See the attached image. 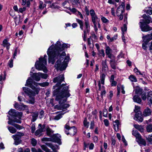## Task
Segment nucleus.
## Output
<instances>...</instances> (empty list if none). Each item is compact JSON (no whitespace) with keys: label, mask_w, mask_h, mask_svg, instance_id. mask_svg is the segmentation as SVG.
<instances>
[{"label":"nucleus","mask_w":152,"mask_h":152,"mask_svg":"<svg viewBox=\"0 0 152 152\" xmlns=\"http://www.w3.org/2000/svg\"><path fill=\"white\" fill-rule=\"evenodd\" d=\"M38 114L37 113L34 114L32 115V121L33 122L34 121L36 120Z\"/></svg>","instance_id":"nucleus-56"},{"label":"nucleus","mask_w":152,"mask_h":152,"mask_svg":"<svg viewBox=\"0 0 152 152\" xmlns=\"http://www.w3.org/2000/svg\"><path fill=\"white\" fill-rule=\"evenodd\" d=\"M24 134L23 133L20 132H17L16 134L15 135H13L12 136H15L17 138H20V137L23 136L24 135Z\"/></svg>","instance_id":"nucleus-39"},{"label":"nucleus","mask_w":152,"mask_h":152,"mask_svg":"<svg viewBox=\"0 0 152 152\" xmlns=\"http://www.w3.org/2000/svg\"><path fill=\"white\" fill-rule=\"evenodd\" d=\"M8 129L10 132L12 134H14L16 132V129L12 127H8Z\"/></svg>","instance_id":"nucleus-35"},{"label":"nucleus","mask_w":152,"mask_h":152,"mask_svg":"<svg viewBox=\"0 0 152 152\" xmlns=\"http://www.w3.org/2000/svg\"><path fill=\"white\" fill-rule=\"evenodd\" d=\"M42 132V130L39 129H37L35 132V134L36 136H37L40 134L41 132Z\"/></svg>","instance_id":"nucleus-57"},{"label":"nucleus","mask_w":152,"mask_h":152,"mask_svg":"<svg viewBox=\"0 0 152 152\" xmlns=\"http://www.w3.org/2000/svg\"><path fill=\"white\" fill-rule=\"evenodd\" d=\"M89 122L87 121L86 119H85L83 121V124L85 126L88 128L89 125Z\"/></svg>","instance_id":"nucleus-46"},{"label":"nucleus","mask_w":152,"mask_h":152,"mask_svg":"<svg viewBox=\"0 0 152 152\" xmlns=\"http://www.w3.org/2000/svg\"><path fill=\"white\" fill-rule=\"evenodd\" d=\"M19 52H20L19 50H18L17 48H16L15 50L14 53L13 55V58H15V56H16L17 53H19Z\"/></svg>","instance_id":"nucleus-52"},{"label":"nucleus","mask_w":152,"mask_h":152,"mask_svg":"<svg viewBox=\"0 0 152 152\" xmlns=\"http://www.w3.org/2000/svg\"><path fill=\"white\" fill-rule=\"evenodd\" d=\"M146 138L148 141L151 143H152V134L151 135H149L146 137Z\"/></svg>","instance_id":"nucleus-55"},{"label":"nucleus","mask_w":152,"mask_h":152,"mask_svg":"<svg viewBox=\"0 0 152 152\" xmlns=\"http://www.w3.org/2000/svg\"><path fill=\"white\" fill-rule=\"evenodd\" d=\"M143 43L142 44V48L146 50L148 48V43L152 39V32L151 34H149L142 37Z\"/></svg>","instance_id":"nucleus-7"},{"label":"nucleus","mask_w":152,"mask_h":152,"mask_svg":"<svg viewBox=\"0 0 152 152\" xmlns=\"http://www.w3.org/2000/svg\"><path fill=\"white\" fill-rule=\"evenodd\" d=\"M49 83L48 82L38 83L33 81V80L30 77L27 80L26 86H27L31 88L33 91L31 90L28 88L23 87V90L25 93L30 97L32 96H34L36 94H38L40 90L39 86L42 87L48 86Z\"/></svg>","instance_id":"nucleus-1"},{"label":"nucleus","mask_w":152,"mask_h":152,"mask_svg":"<svg viewBox=\"0 0 152 152\" xmlns=\"http://www.w3.org/2000/svg\"><path fill=\"white\" fill-rule=\"evenodd\" d=\"M98 52L100 56H102L103 57L104 56L105 53L103 49L101 50H98Z\"/></svg>","instance_id":"nucleus-40"},{"label":"nucleus","mask_w":152,"mask_h":152,"mask_svg":"<svg viewBox=\"0 0 152 152\" xmlns=\"http://www.w3.org/2000/svg\"><path fill=\"white\" fill-rule=\"evenodd\" d=\"M148 101H151V98H152V92L150 91L148 94Z\"/></svg>","instance_id":"nucleus-53"},{"label":"nucleus","mask_w":152,"mask_h":152,"mask_svg":"<svg viewBox=\"0 0 152 152\" xmlns=\"http://www.w3.org/2000/svg\"><path fill=\"white\" fill-rule=\"evenodd\" d=\"M42 148L45 151L47 152H49V150L45 145H42L41 146Z\"/></svg>","instance_id":"nucleus-49"},{"label":"nucleus","mask_w":152,"mask_h":152,"mask_svg":"<svg viewBox=\"0 0 152 152\" xmlns=\"http://www.w3.org/2000/svg\"><path fill=\"white\" fill-rule=\"evenodd\" d=\"M90 29V26L89 24L88 20H85V30L83 31V38L84 41H85L86 35L87 33L89 32Z\"/></svg>","instance_id":"nucleus-11"},{"label":"nucleus","mask_w":152,"mask_h":152,"mask_svg":"<svg viewBox=\"0 0 152 152\" xmlns=\"http://www.w3.org/2000/svg\"><path fill=\"white\" fill-rule=\"evenodd\" d=\"M31 142L33 146H35L37 144V141L35 139L33 138L31 140Z\"/></svg>","instance_id":"nucleus-50"},{"label":"nucleus","mask_w":152,"mask_h":152,"mask_svg":"<svg viewBox=\"0 0 152 152\" xmlns=\"http://www.w3.org/2000/svg\"><path fill=\"white\" fill-rule=\"evenodd\" d=\"M143 18L145 19L144 22L143 23V24H148L151 21V18L149 16H146L145 14H144L143 15Z\"/></svg>","instance_id":"nucleus-24"},{"label":"nucleus","mask_w":152,"mask_h":152,"mask_svg":"<svg viewBox=\"0 0 152 152\" xmlns=\"http://www.w3.org/2000/svg\"><path fill=\"white\" fill-rule=\"evenodd\" d=\"M13 126L16 128L18 130H20L23 128V127L18 124H14Z\"/></svg>","instance_id":"nucleus-54"},{"label":"nucleus","mask_w":152,"mask_h":152,"mask_svg":"<svg viewBox=\"0 0 152 152\" xmlns=\"http://www.w3.org/2000/svg\"><path fill=\"white\" fill-rule=\"evenodd\" d=\"M2 45L4 47H6L7 50L10 48V44L8 42V40L7 39H4L3 41Z\"/></svg>","instance_id":"nucleus-21"},{"label":"nucleus","mask_w":152,"mask_h":152,"mask_svg":"<svg viewBox=\"0 0 152 152\" xmlns=\"http://www.w3.org/2000/svg\"><path fill=\"white\" fill-rule=\"evenodd\" d=\"M107 110L106 109H104L103 111V115L104 117H107Z\"/></svg>","instance_id":"nucleus-62"},{"label":"nucleus","mask_w":152,"mask_h":152,"mask_svg":"<svg viewBox=\"0 0 152 152\" xmlns=\"http://www.w3.org/2000/svg\"><path fill=\"white\" fill-rule=\"evenodd\" d=\"M129 79L132 82H136L137 81V79L136 77L133 75H131L129 77Z\"/></svg>","instance_id":"nucleus-36"},{"label":"nucleus","mask_w":152,"mask_h":152,"mask_svg":"<svg viewBox=\"0 0 152 152\" xmlns=\"http://www.w3.org/2000/svg\"><path fill=\"white\" fill-rule=\"evenodd\" d=\"M105 53L106 55L108 56V57L110 58H111L113 56L112 54V50L110 48L109 46H106Z\"/></svg>","instance_id":"nucleus-18"},{"label":"nucleus","mask_w":152,"mask_h":152,"mask_svg":"<svg viewBox=\"0 0 152 152\" xmlns=\"http://www.w3.org/2000/svg\"><path fill=\"white\" fill-rule=\"evenodd\" d=\"M14 107L15 108L18 110L21 109L20 106L17 103H15Z\"/></svg>","instance_id":"nucleus-64"},{"label":"nucleus","mask_w":152,"mask_h":152,"mask_svg":"<svg viewBox=\"0 0 152 152\" xmlns=\"http://www.w3.org/2000/svg\"><path fill=\"white\" fill-rule=\"evenodd\" d=\"M151 111L148 107L146 108L143 112V115L145 116H149L151 114Z\"/></svg>","instance_id":"nucleus-22"},{"label":"nucleus","mask_w":152,"mask_h":152,"mask_svg":"<svg viewBox=\"0 0 152 152\" xmlns=\"http://www.w3.org/2000/svg\"><path fill=\"white\" fill-rule=\"evenodd\" d=\"M66 55L64 52H62L61 54H59L58 56H56V57L54 58V61H55V59L58 58V60L56 62L55 65V67L57 70H60L61 71L64 70L66 67L67 64L69 60V56H67L64 58L63 62H61V60H63L64 59L63 57Z\"/></svg>","instance_id":"nucleus-4"},{"label":"nucleus","mask_w":152,"mask_h":152,"mask_svg":"<svg viewBox=\"0 0 152 152\" xmlns=\"http://www.w3.org/2000/svg\"><path fill=\"white\" fill-rule=\"evenodd\" d=\"M9 121H8V123L9 124H11L13 126L14 125V124L13 123V122H15L18 123H20L21 121L19 119H17L15 118L14 119V120L13 121L12 120H10V118H9Z\"/></svg>","instance_id":"nucleus-25"},{"label":"nucleus","mask_w":152,"mask_h":152,"mask_svg":"<svg viewBox=\"0 0 152 152\" xmlns=\"http://www.w3.org/2000/svg\"><path fill=\"white\" fill-rule=\"evenodd\" d=\"M12 137L15 140V142L14 143L15 145H18L21 143V141L20 138H17L15 136H12Z\"/></svg>","instance_id":"nucleus-26"},{"label":"nucleus","mask_w":152,"mask_h":152,"mask_svg":"<svg viewBox=\"0 0 152 152\" xmlns=\"http://www.w3.org/2000/svg\"><path fill=\"white\" fill-rule=\"evenodd\" d=\"M62 5L64 8H66L67 9L69 7L68 6H69V2L68 0H65L64 2L62 4Z\"/></svg>","instance_id":"nucleus-29"},{"label":"nucleus","mask_w":152,"mask_h":152,"mask_svg":"<svg viewBox=\"0 0 152 152\" xmlns=\"http://www.w3.org/2000/svg\"><path fill=\"white\" fill-rule=\"evenodd\" d=\"M132 134L136 137V141L140 145L145 146L146 142L145 140L141 138L140 134L137 130H133L132 132Z\"/></svg>","instance_id":"nucleus-8"},{"label":"nucleus","mask_w":152,"mask_h":152,"mask_svg":"<svg viewBox=\"0 0 152 152\" xmlns=\"http://www.w3.org/2000/svg\"><path fill=\"white\" fill-rule=\"evenodd\" d=\"M143 92L141 88H137L135 89V93L137 94L141 95Z\"/></svg>","instance_id":"nucleus-34"},{"label":"nucleus","mask_w":152,"mask_h":152,"mask_svg":"<svg viewBox=\"0 0 152 152\" xmlns=\"http://www.w3.org/2000/svg\"><path fill=\"white\" fill-rule=\"evenodd\" d=\"M77 129L75 126L71 127L70 129H69V130H66L65 132L66 134L67 135L69 134L71 136H74L76 133Z\"/></svg>","instance_id":"nucleus-16"},{"label":"nucleus","mask_w":152,"mask_h":152,"mask_svg":"<svg viewBox=\"0 0 152 152\" xmlns=\"http://www.w3.org/2000/svg\"><path fill=\"white\" fill-rule=\"evenodd\" d=\"M5 72L4 71L0 75V81H3L5 79Z\"/></svg>","instance_id":"nucleus-30"},{"label":"nucleus","mask_w":152,"mask_h":152,"mask_svg":"<svg viewBox=\"0 0 152 152\" xmlns=\"http://www.w3.org/2000/svg\"><path fill=\"white\" fill-rule=\"evenodd\" d=\"M46 131L47 135L52 137V134H53V131L48 127H46Z\"/></svg>","instance_id":"nucleus-28"},{"label":"nucleus","mask_w":152,"mask_h":152,"mask_svg":"<svg viewBox=\"0 0 152 152\" xmlns=\"http://www.w3.org/2000/svg\"><path fill=\"white\" fill-rule=\"evenodd\" d=\"M67 9L70 10V11L74 13H75L76 14V13H77V12L79 11L75 8L71 9L70 7H69L68 8H67Z\"/></svg>","instance_id":"nucleus-42"},{"label":"nucleus","mask_w":152,"mask_h":152,"mask_svg":"<svg viewBox=\"0 0 152 152\" xmlns=\"http://www.w3.org/2000/svg\"><path fill=\"white\" fill-rule=\"evenodd\" d=\"M39 8L40 9H43L44 7H45L46 5L44 4L43 5V2L42 1H39Z\"/></svg>","instance_id":"nucleus-43"},{"label":"nucleus","mask_w":152,"mask_h":152,"mask_svg":"<svg viewBox=\"0 0 152 152\" xmlns=\"http://www.w3.org/2000/svg\"><path fill=\"white\" fill-rule=\"evenodd\" d=\"M47 56L46 55L44 56V57H40L39 59V61H37L35 64L37 69L39 70H42L44 72H46L47 69L46 67L47 65Z\"/></svg>","instance_id":"nucleus-6"},{"label":"nucleus","mask_w":152,"mask_h":152,"mask_svg":"<svg viewBox=\"0 0 152 152\" xmlns=\"http://www.w3.org/2000/svg\"><path fill=\"white\" fill-rule=\"evenodd\" d=\"M134 119L139 122H142L143 121V118L141 112H139L135 113Z\"/></svg>","instance_id":"nucleus-17"},{"label":"nucleus","mask_w":152,"mask_h":152,"mask_svg":"<svg viewBox=\"0 0 152 152\" xmlns=\"http://www.w3.org/2000/svg\"><path fill=\"white\" fill-rule=\"evenodd\" d=\"M20 16L19 18H18L17 17H16V18H14V19L15 20V23L16 25H17L20 22Z\"/></svg>","instance_id":"nucleus-51"},{"label":"nucleus","mask_w":152,"mask_h":152,"mask_svg":"<svg viewBox=\"0 0 152 152\" xmlns=\"http://www.w3.org/2000/svg\"><path fill=\"white\" fill-rule=\"evenodd\" d=\"M113 125L115 129L116 127L118 129L120 125V123L119 121L117 120H115V121L113 122Z\"/></svg>","instance_id":"nucleus-32"},{"label":"nucleus","mask_w":152,"mask_h":152,"mask_svg":"<svg viewBox=\"0 0 152 152\" xmlns=\"http://www.w3.org/2000/svg\"><path fill=\"white\" fill-rule=\"evenodd\" d=\"M69 47V45L66 44L64 43L61 45V42L59 41L56 42L55 45H52L48 48L47 52L49 57V62H51L52 64H53L54 63V58L60 54L61 52Z\"/></svg>","instance_id":"nucleus-2"},{"label":"nucleus","mask_w":152,"mask_h":152,"mask_svg":"<svg viewBox=\"0 0 152 152\" xmlns=\"http://www.w3.org/2000/svg\"><path fill=\"white\" fill-rule=\"evenodd\" d=\"M145 12L149 15L152 14V8L150 7H148L145 8Z\"/></svg>","instance_id":"nucleus-31"},{"label":"nucleus","mask_w":152,"mask_h":152,"mask_svg":"<svg viewBox=\"0 0 152 152\" xmlns=\"http://www.w3.org/2000/svg\"><path fill=\"white\" fill-rule=\"evenodd\" d=\"M134 72L136 73V74L137 75H142V74L141 73L140 71H139L137 68H134Z\"/></svg>","instance_id":"nucleus-47"},{"label":"nucleus","mask_w":152,"mask_h":152,"mask_svg":"<svg viewBox=\"0 0 152 152\" xmlns=\"http://www.w3.org/2000/svg\"><path fill=\"white\" fill-rule=\"evenodd\" d=\"M31 132L32 133L34 132V131L36 129L35 128V124L34 123L32 124L31 126Z\"/></svg>","instance_id":"nucleus-44"},{"label":"nucleus","mask_w":152,"mask_h":152,"mask_svg":"<svg viewBox=\"0 0 152 152\" xmlns=\"http://www.w3.org/2000/svg\"><path fill=\"white\" fill-rule=\"evenodd\" d=\"M102 65L103 67L104 68H107V65L106 63V60H105L104 61H102Z\"/></svg>","instance_id":"nucleus-63"},{"label":"nucleus","mask_w":152,"mask_h":152,"mask_svg":"<svg viewBox=\"0 0 152 152\" xmlns=\"http://www.w3.org/2000/svg\"><path fill=\"white\" fill-rule=\"evenodd\" d=\"M103 121L104 123V125L106 126H109V122L107 119H105Z\"/></svg>","instance_id":"nucleus-60"},{"label":"nucleus","mask_w":152,"mask_h":152,"mask_svg":"<svg viewBox=\"0 0 152 152\" xmlns=\"http://www.w3.org/2000/svg\"><path fill=\"white\" fill-rule=\"evenodd\" d=\"M118 37V35L117 34L114 35L112 37H110V35H108L107 36V39L108 40V41L109 42H111L116 40Z\"/></svg>","instance_id":"nucleus-20"},{"label":"nucleus","mask_w":152,"mask_h":152,"mask_svg":"<svg viewBox=\"0 0 152 152\" xmlns=\"http://www.w3.org/2000/svg\"><path fill=\"white\" fill-rule=\"evenodd\" d=\"M134 126L135 129H137L141 132H142L143 131V128L141 125H139L138 124H134Z\"/></svg>","instance_id":"nucleus-27"},{"label":"nucleus","mask_w":152,"mask_h":152,"mask_svg":"<svg viewBox=\"0 0 152 152\" xmlns=\"http://www.w3.org/2000/svg\"><path fill=\"white\" fill-rule=\"evenodd\" d=\"M124 11V7L122 5L120 6L117 8L116 14L117 16H120L119 19L120 20L123 19V14Z\"/></svg>","instance_id":"nucleus-13"},{"label":"nucleus","mask_w":152,"mask_h":152,"mask_svg":"<svg viewBox=\"0 0 152 152\" xmlns=\"http://www.w3.org/2000/svg\"><path fill=\"white\" fill-rule=\"evenodd\" d=\"M64 79V75H61L57 77H55L53 80V82L57 83L56 85L53 86V88L55 90L53 91V95H56L59 94H63L65 93L66 91H68L69 88L68 86H65V84H62L60 86L61 82Z\"/></svg>","instance_id":"nucleus-3"},{"label":"nucleus","mask_w":152,"mask_h":152,"mask_svg":"<svg viewBox=\"0 0 152 152\" xmlns=\"http://www.w3.org/2000/svg\"><path fill=\"white\" fill-rule=\"evenodd\" d=\"M62 117V115L59 114L56 115L54 118V119L56 120H58Z\"/></svg>","instance_id":"nucleus-61"},{"label":"nucleus","mask_w":152,"mask_h":152,"mask_svg":"<svg viewBox=\"0 0 152 152\" xmlns=\"http://www.w3.org/2000/svg\"><path fill=\"white\" fill-rule=\"evenodd\" d=\"M140 108L139 107H138V106L135 105V108L134 111L136 113H137L139 112H140Z\"/></svg>","instance_id":"nucleus-58"},{"label":"nucleus","mask_w":152,"mask_h":152,"mask_svg":"<svg viewBox=\"0 0 152 152\" xmlns=\"http://www.w3.org/2000/svg\"><path fill=\"white\" fill-rule=\"evenodd\" d=\"M98 86L99 87V90L101 91V97L103 98V96L106 94V91L104 89V86H101L100 82H99Z\"/></svg>","instance_id":"nucleus-19"},{"label":"nucleus","mask_w":152,"mask_h":152,"mask_svg":"<svg viewBox=\"0 0 152 152\" xmlns=\"http://www.w3.org/2000/svg\"><path fill=\"white\" fill-rule=\"evenodd\" d=\"M133 101L135 102L141 104V99L137 95H134L133 98Z\"/></svg>","instance_id":"nucleus-23"},{"label":"nucleus","mask_w":152,"mask_h":152,"mask_svg":"<svg viewBox=\"0 0 152 152\" xmlns=\"http://www.w3.org/2000/svg\"><path fill=\"white\" fill-rule=\"evenodd\" d=\"M90 13L93 23H97L99 22L100 18H98L94 10H91L90 11Z\"/></svg>","instance_id":"nucleus-10"},{"label":"nucleus","mask_w":152,"mask_h":152,"mask_svg":"<svg viewBox=\"0 0 152 152\" xmlns=\"http://www.w3.org/2000/svg\"><path fill=\"white\" fill-rule=\"evenodd\" d=\"M101 18L102 22L104 23H106L109 22V20L108 19L102 15L101 16Z\"/></svg>","instance_id":"nucleus-38"},{"label":"nucleus","mask_w":152,"mask_h":152,"mask_svg":"<svg viewBox=\"0 0 152 152\" xmlns=\"http://www.w3.org/2000/svg\"><path fill=\"white\" fill-rule=\"evenodd\" d=\"M146 130L148 132H152V125L149 124L146 126Z\"/></svg>","instance_id":"nucleus-37"},{"label":"nucleus","mask_w":152,"mask_h":152,"mask_svg":"<svg viewBox=\"0 0 152 152\" xmlns=\"http://www.w3.org/2000/svg\"><path fill=\"white\" fill-rule=\"evenodd\" d=\"M110 63L112 68L113 69H115L116 66L114 61L112 60H111L110 61Z\"/></svg>","instance_id":"nucleus-41"},{"label":"nucleus","mask_w":152,"mask_h":152,"mask_svg":"<svg viewBox=\"0 0 152 152\" xmlns=\"http://www.w3.org/2000/svg\"><path fill=\"white\" fill-rule=\"evenodd\" d=\"M48 77V75L46 74L38 72L33 73V78L36 81H38L40 80L41 77L44 79H46Z\"/></svg>","instance_id":"nucleus-9"},{"label":"nucleus","mask_w":152,"mask_h":152,"mask_svg":"<svg viewBox=\"0 0 152 152\" xmlns=\"http://www.w3.org/2000/svg\"><path fill=\"white\" fill-rule=\"evenodd\" d=\"M139 24L142 31H148L152 30V28L150 27L147 24H143L142 22H140Z\"/></svg>","instance_id":"nucleus-14"},{"label":"nucleus","mask_w":152,"mask_h":152,"mask_svg":"<svg viewBox=\"0 0 152 152\" xmlns=\"http://www.w3.org/2000/svg\"><path fill=\"white\" fill-rule=\"evenodd\" d=\"M52 137L51 141L57 142L59 144H61V136L58 134H55L52 136Z\"/></svg>","instance_id":"nucleus-15"},{"label":"nucleus","mask_w":152,"mask_h":152,"mask_svg":"<svg viewBox=\"0 0 152 152\" xmlns=\"http://www.w3.org/2000/svg\"><path fill=\"white\" fill-rule=\"evenodd\" d=\"M127 30V26L126 24H124L123 27L121 28V30L122 33L124 34V32L126 31Z\"/></svg>","instance_id":"nucleus-48"},{"label":"nucleus","mask_w":152,"mask_h":152,"mask_svg":"<svg viewBox=\"0 0 152 152\" xmlns=\"http://www.w3.org/2000/svg\"><path fill=\"white\" fill-rule=\"evenodd\" d=\"M8 65L9 67L10 68H12L13 66V60L12 58H11L9 61L8 62Z\"/></svg>","instance_id":"nucleus-45"},{"label":"nucleus","mask_w":152,"mask_h":152,"mask_svg":"<svg viewBox=\"0 0 152 152\" xmlns=\"http://www.w3.org/2000/svg\"><path fill=\"white\" fill-rule=\"evenodd\" d=\"M56 95V99L59 102V109L63 110H66L67 108L69 107V104L65 103L66 101L67 98L70 96L69 92L66 91L64 94H59Z\"/></svg>","instance_id":"nucleus-5"},{"label":"nucleus","mask_w":152,"mask_h":152,"mask_svg":"<svg viewBox=\"0 0 152 152\" xmlns=\"http://www.w3.org/2000/svg\"><path fill=\"white\" fill-rule=\"evenodd\" d=\"M9 114L13 117H17L20 119L22 116V112H17L16 110L11 109L9 112Z\"/></svg>","instance_id":"nucleus-12"},{"label":"nucleus","mask_w":152,"mask_h":152,"mask_svg":"<svg viewBox=\"0 0 152 152\" xmlns=\"http://www.w3.org/2000/svg\"><path fill=\"white\" fill-rule=\"evenodd\" d=\"M31 151L32 152H42V151L40 149H39L38 151H37L34 148H32Z\"/></svg>","instance_id":"nucleus-59"},{"label":"nucleus","mask_w":152,"mask_h":152,"mask_svg":"<svg viewBox=\"0 0 152 152\" xmlns=\"http://www.w3.org/2000/svg\"><path fill=\"white\" fill-rule=\"evenodd\" d=\"M76 21L80 25V29L83 30V23L82 20H80L78 19H76Z\"/></svg>","instance_id":"nucleus-33"}]
</instances>
